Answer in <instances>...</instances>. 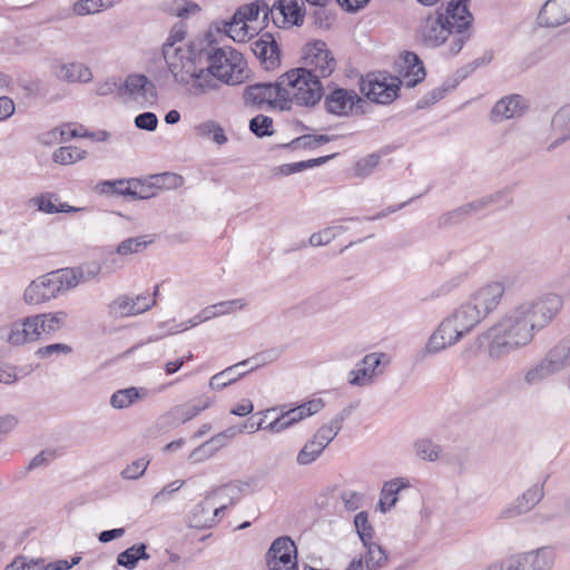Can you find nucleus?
<instances>
[{"mask_svg":"<svg viewBox=\"0 0 570 570\" xmlns=\"http://www.w3.org/2000/svg\"><path fill=\"white\" fill-rule=\"evenodd\" d=\"M204 61L207 66L199 68L198 71H244L246 68L243 53L228 46L215 47L208 43L199 49L198 62Z\"/></svg>","mask_w":570,"mask_h":570,"instance_id":"nucleus-8","label":"nucleus"},{"mask_svg":"<svg viewBox=\"0 0 570 570\" xmlns=\"http://www.w3.org/2000/svg\"><path fill=\"white\" fill-rule=\"evenodd\" d=\"M135 125L139 129L154 131L158 126V118L154 112L145 111L135 117Z\"/></svg>","mask_w":570,"mask_h":570,"instance_id":"nucleus-61","label":"nucleus"},{"mask_svg":"<svg viewBox=\"0 0 570 570\" xmlns=\"http://www.w3.org/2000/svg\"><path fill=\"white\" fill-rule=\"evenodd\" d=\"M272 126L273 119L265 115H257L249 121L250 131L261 138L273 134Z\"/></svg>","mask_w":570,"mask_h":570,"instance_id":"nucleus-52","label":"nucleus"},{"mask_svg":"<svg viewBox=\"0 0 570 570\" xmlns=\"http://www.w3.org/2000/svg\"><path fill=\"white\" fill-rule=\"evenodd\" d=\"M390 362L385 353H368L357 364L356 368L348 374V383L355 386H366L374 382V379L383 373L380 367Z\"/></svg>","mask_w":570,"mask_h":570,"instance_id":"nucleus-17","label":"nucleus"},{"mask_svg":"<svg viewBox=\"0 0 570 570\" xmlns=\"http://www.w3.org/2000/svg\"><path fill=\"white\" fill-rule=\"evenodd\" d=\"M340 228L341 227H327L318 233H313L309 237V244L312 246L327 245L336 237Z\"/></svg>","mask_w":570,"mask_h":570,"instance_id":"nucleus-60","label":"nucleus"},{"mask_svg":"<svg viewBox=\"0 0 570 570\" xmlns=\"http://www.w3.org/2000/svg\"><path fill=\"white\" fill-rule=\"evenodd\" d=\"M79 273L70 267L49 272L33 279L23 292V301L28 305L49 302L76 288L79 285Z\"/></svg>","mask_w":570,"mask_h":570,"instance_id":"nucleus-3","label":"nucleus"},{"mask_svg":"<svg viewBox=\"0 0 570 570\" xmlns=\"http://www.w3.org/2000/svg\"><path fill=\"white\" fill-rule=\"evenodd\" d=\"M147 546L134 544L117 556V563L126 569H134L139 560H148Z\"/></svg>","mask_w":570,"mask_h":570,"instance_id":"nucleus-39","label":"nucleus"},{"mask_svg":"<svg viewBox=\"0 0 570 570\" xmlns=\"http://www.w3.org/2000/svg\"><path fill=\"white\" fill-rule=\"evenodd\" d=\"M249 363H250V360H244V361L238 362L237 364H234L232 366H228L224 371L213 375L209 380V386L213 390L220 391V390L225 389L226 386L233 384L234 382H236L238 379L243 377L246 374V372H239V373L235 374L234 373L235 370L238 367L245 366Z\"/></svg>","mask_w":570,"mask_h":570,"instance_id":"nucleus-37","label":"nucleus"},{"mask_svg":"<svg viewBox=\"0 0 570 570\" xmlns=\"http://www.w3.org/2000/svg\"><path fill=\"white\" fill-rule=\"evenodd\" d=\"M195 134L200 138H210L215 144L222 146L228 141L224 128L215 120H206L194 127Z\"/></svg>","mask_w":570,"mask_h":570,"instance_id":"nucleus-38","label":"nucleus"},{"mask_svg":"<svg viewBox=\"0 0 570 570\" xmlns=\"http://www.w3.org/2000/svg\"><path fill=\"white\" fill-rule=\"evenodd\" d=\"M400 58L403 62V68H405L406 71H425L424 65L416 53L405 51Z\"/></svg>","mask_w":570,"mask_h":570,"instance_id":"nucleus-64","label":"nucleus"},{"mask_svg":"<svg viewBox=\"0 0 570 570\" xmlns=\"http://www.w3.org/2000/svg\"><path fill=\"white\" fill-rule=\"evenodd\" d=\"M528 570H552L556 562V550L544 546L531 551L522 552Z\"/></svg>","mask_w":570,"mask_h":570,"instance_id":"nucleus-27","label":"nucleus"},{"mask_svg":"<svg viewBox=\"0 0 570 570\" xmlns=\"http://www.w3.org/2000/svg\"><path fill=\"white\" fill-rule=\"evenodd\" d=\"M277 11L283 17V22L302 26L304 23L305 8L303 0H277L271 9V14Z\"/></svg>","mask_w":570,"mask_h":570,"instance_id":"nucleus-26","label":"nucleus"},{"mask_svg":"<svg viewBox=\"0 0 570 570\" xmlns=\"http://www.w3.org/2000/svg\"><path fill=\"white\" fill-rule=\"evenodd\" d=\"M213 397L203 395L171 407L163 419L171 425H179L196 417L213 404Z\"/></svg>","mask_w":570,"mask_h":570,"instance_id":"nucleus-20","label":"nucleus"},{"mask_svg":"<svg viewBox=\"0 0 570 570\" xmlns=\"http://www.w3.org/2000/svg\"><path fill=\"white\" fill-rule=\"evenodd\" d=\"M468 0H451L444 11L440 9L426 16L419 28L420 41L435 48L450 39V55H456L469 38L466 29L472 22Z\"/></svg>","mask_w":570,"mask_h":570,"instance_id":"nucleus-2","label":"nucleus"},{"mask_svg":"<svg viewBox=\"0 0 570 570\" xmlns=\"http://www.w3.org/2000/svg\"><path fill=\"white\" fill-rule=\"evenodd\" d=\"M465 77L456 78V77H450L448 78L442 86L434 88L433 90L429 91L424 96H422L416 101V109H425L438 101H440L442 98H444L450 91L454 90L459 83L464 79Z\"/></svg>","mask_w":570,"mask_h":570,"instance_id":"nucleus-33","label":"nucleus"},{"mask_svg":"<svg viewBox=\"0 0 570 570\" xmlns=\"http://www.w3.org/2000/svg\"><path fill=\"white\" fill-rule=\"evenodd\" d=\"M324 107L328 114L338 117L361 116L370 110V104L354 90L336 88L324 98Z\"/></svg>","mask_w":570,"mask_h":570,"instance_id":"nucleus-12","label":"nucleus"},{"mask_svg":"<svg viewBox=\"0 0 570 570\" xmlns=\"http://www.w3.org/2000/svg\"><path fill=\"white\" fill-rule=\"evenodd\" d=\"M282 100L293 101L298 106H314L323 96V86L316 73H282Z\"/></svg>","mask_w":570,"mask_h":570,"instance_id":"nucleus-7","label":"nucleus"},{"mask_svg":"<svg viewBox=\"0 0 570 570\" xmlns=\"http://www.w3.org/2000/svg\"><path fill=\"white\" fill-rule=\"evenodd\" d=\"M413 449L417 458L430 462L436 461L442 453V448L428 438L417 439Z\"/></svg>","mask_w":570,"mask_h":570,"instance_id":"nucleus-41","label":"nucleus"},{"mask_svg":"<svg viewBox=\"0 0 570 570\" xmlns=\"http://www.w3.org/2000/svg\"><path fill=\"white\" fill-rule=\"evenodd\" d=\"M239 429H234L233 426H230L225 431L212 436L209 440L206 441V443L209 446L208 454L214 455L219 449L224 448L228 441H230L237 434H239Z\"/></svg>","mask_w":570,"mask_h":570,"instance_id":"nucleus-49","label":"nucleus"},{"mask_svg":"<svg viewBox=\"0 0 570 570\" xmlns=\"http://www.w3.org/2000/svg\"><path fill=\"white\" fill-rule=\"evenodd\" d=\"M410 487V482L404 478H395L384 483L379 507L382 512L391 510L397 502V494L401 490Z\"/></svg>","mask_w":570,"mask_h":570,"instance_id":"nucleus-30","label":"nucleus"},{"mask_svg":"<svg viewBox=\"0 0 570 570\" xmlns=\"http://www.w3.org/2000/svg\"><path fill=\"white\" fill-rule=\"evenodd\" d=\"M245 306L246 301L244 298H236L213 304V308L215 309L217 317L227 315L236 309H242Z\"/></svg>","mask_w":570,"mask_h":570,"instance_id":"nucleus-59","label":"nucleus"},{"mask_svg":"<svg viewBox=\"0 0 570 570\" xmlns=\"http://www.w3.org/2000/svg\"><path fill=\"white\" fill-rule=\"evenodd\" d=\"M119 98L140 106L154 105L157 101V89L145 73H129L119 88Z\"/></svg>","mask_w":570,"mask_h":570,"instance_id":"nucleus-14","label":"nucleus"},{"mask_svg":"<svg viewBox=\"0 0 570 570\" xmlns=\"http://www.w3.org/2000/svg\"><path fill=\"white\" fill-rule=\"evenodd\" d=\"M380 156L376 154L367 155L360 159L354 167V175L356 177H366L372 174L373 169L379 165Z\"/></svg>","mask_w":570,"mask_h":570,"instance_id":"nucleus-54","label":"nucleus"},{"mask_svg":"<svg viewBox=\"0 0 570 570\" xmlns=\"http://www.w3.org/2000/svg\"><path fill=\"white\" fill-rule=\"evenodd\" d=\"M145 395V389H137L131 386L124 390H118L111 395L110 405L118 410L126 409Z\"/></svg>","mask_w":570,"mask_h":570,"instance_id":"nucleus-40","label":"nucleus"},{"mask_svg":"<svg viewBox=\"0 0 570 570\" xmlns=\"http://www.w3.org/2000/svg\"><path fill=\"white\" fill-rule=\"evenodd\" d=\"M266 563L269 570H298L295 542L286 535L275 539L266 553Z\"/></svg>","mask_w":570,"mask_h":570,"instance_id":"nucleus-15","label":"nucleus"},{"mask_svg":"<svg viewBox=\"0 0 570 570\" xmlns=\"http://www.w3.org/2000/svg\"><path fill=\"white\" fill-rule=\"evenodd\" d=\"M156 196V185H145L138 179H132V187L130 193L131 199H149Z\"/></svg>","mask_w":570,"mask_h":570,"instance_id":"nucleus-57","label":"nucleus"},{"mask_svg":"<svg viewBox=\"0 0 570 570\" xmlns=\"http://www.w3.org/2000/svg\"><path fill=\"white\" fill-rule=\"evenodd\" d=\"M302 60L304 66L292 68L288 71H334L336 60L324 41L316 40L303 48Z\"/></svg>","mask_w":570,"mask_h":570,"instance_id":"nucleus-16","label":"nucleus"},{"mask_svg":"<svg viewBox=\"0 0 570 570\" xmlns=\"http://www.w3.org/2000/svg\"><path fill=\"white\" fill-rule=\"evenodd\" d=\"M450 317L464 334L484 320L470 301L462 304Z\"/></svg>","mask_w":570,"mask_h":570,"instance_id":"nucleus-29","label":"nucleus"},{"mask_svg":"<svg viewBox=\"0 0 570 570\" xmlns=\"http://www.w3.org/2000/svg\"><path fill=\"white\" fill-rule=\"evenodd\" d=\"M438 330L441 335L444 336V341L449 346L454 345L464 336V333H461L459 326L451 317L443 320L438 326Z\"/></svg>","mask_w":570,"mask_h":570,"instance_id":"nucleus-47","label":"nucleus"},{"mask_svg":"<svg viewBox=\"0 0 570 570\" xmlns=\"http://www.w3.org/2000/svg\"><path fill=\"white\" fill-rule=\"evenodd\" d=\"M285 78L282 75L275 83L261 82L248 86L244 92V99L246 104L253 105H272L276 99L282 100L283 95V82Z\"/></svg>","mask_w":570,"mask_h":570,"instance_id":"nucleus-22","label":"nucleus"},{"mask_svg":"<svg viewBox=\"0 0 570 570\" xmlns=\"http://www.w3.org/2000/svg\"><path fill=\"white\" fill-rule=\"evenodd\" d=\"M570 20V0H548L538 14L540 26L559 27Z\"/></svg>","mask_w":570,"mask_h":570,"instance_id":"nucleus-23","label":"nucleus"},{"mask_svg":"<svg viewBox=\"0 0 570 570\" xmlns=\"http://www.w3.org/2000/svg\"><path fill=\"white\" fill-rule=\"evenodd\" d=\"M558 373L570 367V344L563 336L544 354Z\"/></svg>","mask_w":570,"mask_h":570,"instance_id":"nucleus-31","label":"nucleus"},{"mask_svg":"<svg viewBox=\"0 0 570 570\" xmlns=\"http://www.w3.org/2000/svg\"><path fill=\"white\" fill-rule=\"evenodd\" d=\"M86 156V150H80L72 146H65L53 151L52 159L55 163L60 165H70L78 160L85 159Z\"/></svg>","mask_w":570,"mask_h":570,"instance_id":"nucleus-43","label":"nucleus"},{"mask_svg":"<svg viewBox=\"0 0 570 570\" xmlns=\"http://www.w3.org/2000/svg\"><path fill=\"white\" fill-rule=\"evenodd\" d=\"M153 240H147L145 236L129 237L120 242L116 248V253L120 256L138 254L142 252Z\"/></svg>","mask_w":570,"mask_h":570,"instance_id":"nucleus-44","label":"nucleus"},{"mask_svg":"<svg viewBox=\"0 0 570 570\" xmlns=\"http://www.w3.org/2000/svg\"><path fill=\"white\" fill-rule=\"evenodd\" d=\"M99 187L102 193L129 197L132 187V179L105 180L99 184Z\"/></svg>","mask_w":570,"mask_h":570,"instance_id":"nucleus-50","label":"nucleus"},{"mask_svg":"<svg viewBox=\"0 0 570 570\" xmlns=\"http://www.w3.org/2000/svg\"><path fill=\"white\" fill-rule=\"evenodd\" d=\"M562 309V299L547 293L518 303L493 324L484 336L488 356L498 361L530 345L537 333L547 327Z\"/></svg>","mask_w":570,"mask_h":570,"instance_id":"nucleus-1","label":"nucleus"},{"mask_svg":"<svg viewBox=\"0 0 570 570\" xmlns=\"http://www.w3.org/2000/svg\"><path fill=\"white\" fill-rule=\"evenodd\" d=\"M198 51L196 45L173 46V42H165L163 56L168 66V71H190L195 69L198 62Z\"/></svg>","mask_w":570,"mask_h":570,"instance_id":"nucleus-18","label":"nucleus"},{"mask_svg":"<svg viewBox=\"0 0 570 570\" xmlns=\"http://www.w3.org/2000/svg\"><path fill=\"white\" fill-rule=\"evenodd\" d=\"M365 552L360 558H362V567L366 570H379L382 569L389 558L386 551L377 543L371 542L367 546H364Z\"/></svg>","mask_w":570,"mask_h":570,"instance_id":"nucleus-36","label":"nucleus"},{"mask_svg":"<svg viewBox=\"0 0 570 570\" xmlns=\"http://www.w3.org/2000/svg\"><path fill=\"white\" fill-rule=\"evenodd\" d=\"M354 409V405H348L342 409L327 423L318 428L312 438L308 439L298 451L296 455V463L298 465H309L314 463L337 436L343 428L344 421L351 415Z\"/></svg>","mask_w":570,"mask_h":570,"instance_id":"nucleus-4","label":"nucleus"},{"mask_svg":"<svg viewBox=\"0 0 570 570\" xmlns=\"http://www.w3.org/2000/svg\"><path fill=\"white\" fill-rule=\"evenodd\" d=\"M552 287L559 291L560 297H570V265H563L552 279ZM563 301V298H561Z\"/></svg>","mask_w":570,"mask_h":570,"instance_id":"nucleus-51","label":"nucleus"},{"mask_svg":"<svg viewBox=\"0 0 570 570\" xmlns=\"http://www.w3.org/2000/svg\"><path fill=\"white\" fill-rule=\"evenodd\" d=\"M262 9L264 18H267L271 9L265 3L261 6L258 2H253L238 8L230 21L226 23V33L234 41L238 42H245L247 39H250L256 33V28L249 26V22L258 19Z\"/></svg>","mask_w":570,"mask_h":570,"instance_id":"nucleus-13","label":"nucleus"},{"mask_svg":"<svg viewBox=\"0 0 570 570\" xmlns=\"http://www.w3.org/2000/svg\"><path fill=\"white\" fill-rule=\"evenodd\" d=\"M551 126L556 132L560 134L550 146L549 149H552L570 139V104L561 107L553 116L551 120Z\"/></svg>","mask_w":570,"mask_h":570,"instance_id":"nucleus-34","label":"nucleus"},{"mask_svg":"<svg viewBox=\"0 0 570 570\" xmlns=\"http://www.w3.org/2000/svg\"><path fill=\"white\" fill-rule=\"evenodd\" d=\"M512 203L510 194L507 190H501L492 195L475 199L464 204L453 210L441 215L438 219V226L441 228H449L469 218L472 214L479 213L491 205L498 208H504Z\"/></svg>","mask_w":570,"mask_h":570,"instance_id":"nucleus-10","label":"nucleus"},{"mask_svg":"<svg viewBox=\"0 0 570 570\" xmlns=\"http://www.w3.org/2000/svg\"><path fill=\"white\" fill-rule=\"evenodd\" d=\"M121 86V79H117L115 76L107 77L105 80L97 81L96 83V95L98 96H108L111 94H116L119 97V88Z\"/></svg>","mask_w":570,"mask_h":570,"instance_id":"nucleus-56","label":"nucleus"},{"mask_svg":"<svg viewBox=\"0 0 570 570\" xmlns=\"http://www.w3.org/2000/svg\"><path fill=\"white\" fill-rule=\"evenodd\" d=\"M11 345H22L28 342H35L30 330L24 325V318L20 323H14L7 338Z\"/></svg>","mask_w":570,"mask_h":570,"instance_id":"nucleus-48","label":"nucleus"},{"mask_svg":"<svg viewBox=\"0 0 570 570\" xmlns=\"http://www.w3.org/2000/svg\"><path fill=\"white\" fill-rule=\"evenodd\" d=\"M156 187L178 188L183 184V177L174 173H164L154 177Z\"/></svg>","mask_w":570,"mask_h":570,"instance_id":"nucleus-62","label":"nucleus"},{"mask_svg":"<svg viewBox=\"0 0 570 570\" xmlns=\"http://www.w3.org/2000/svg\"><path fill=\"white\" fill-rule=\"evenodd\" d=\"M253 52L264 63L266 71L279 67V49L269 33L263 35L253 43Z\"/></svg>","mask_w":570,"mask_h":570,"instance_id":"nucleus-24","label":"nucleus"},{"mask_svg":"<svg viewBox=\"0 0 570 570\" xmlns=\"http://www.w3.org/2000/svg\"><path fill=\"white\" fill-rule=\"evenodd\" d=\"M148 464L149 461L145 460L144 458L138 459L131 462L129 465H127L126 469L121 471V476L127 480H136L144 475Z\"/></svg>","mask_w":570,"mask_h":570,"instance_id":"nucleus-58","label":"nucleus"},{"mask_svg":"<svg viewBox=\"0 0 570 570\" xmlns=\"http://www.w3.org/2000/svg\"><path fill=\"white\" fill-rule=\"evenodd\" d=\"M504 291L505 288L502 283L492 282L478 289L471 296L470 302L483 318H485L497 309L504 295Z\"/></svg>","mask_w":570,"mask_h":570,"instance_id":"nucleus-19","label":"nucleus"},{"mask_svg":"<svg viewBox=\"0 0 570 570\" xmlns=\"http://www.w3.org/2000/svg\"><path fill=\"white\" fill-rule=\"evenodd\" d=\"M200 10L199 6L188 0H176L169 7V12L179 18H188Z\"/></svg>","mask_w":570,"mask_h":570,"instance_id":"nucleus-53","label":"nucleus"},{"mask_svg":"<svg viewBox=\"0 0 570 570\" xmlns=\"http://www.w3.org/2000/svg\"><path fill=\"white\" fill-rule=\"evenodd\" d=\"M240 489L233 484L224 485L210 494H208L204 501L197 503L189 514V524L195 529H207L212 528L218 522V515L226 509V504L216 505L213 502V497L219 493H225L230 498V502L238 499Z\"/></svg>","mask_w":570,"mask_h":570,"instance_id":"nucleus-9","label":"nucleus"},{"mask_svg":"<svg viewBox=\"0 0 570 570\" xmlns=\"http://www.w3.org/2000/svg\"><path fill=\"white\" fill-rule=\"evenodd\" d=\"M120 0H78L73 4V11L78 16H86L99 12L101 9L114 7Z\"/></svg>","mask_w":570,"mask_h":570,"instance_id":"nucleus-42","label":"nucleus"},{"mask_svg":"<svg viewBox=\"0 0 570 570\" xmlns=\"http://www.w3.org/2000/svg\"><path fill=\"white\" fill-rule=\"evenodd\" d=\"M360 91L371 102L389 105L397 97L402 86L401 78L390 76L380 80L375 73H361Z\"/></svg>","mask_w":570,"mask_h":570,"instance_id":"nucleus-11","label":"nucleus"},{"mask_svg":"<svg viewBox=\"0 0 570 570\" xmlns=\"http://www.w3.org/2000/svg\"><path fill=\"white\" fill-rule=\"evenodd\" d=\"M181 94L199 97L220 88V85L237 86L248 79L247 73H171Z\"/></svg>","mask_w":570,"mask_h":570,"instance_id":"nucleus-5","label":"nucleus"},{"mask_svg":"<svg viewBox=\"0 0 570 570\" xmlns=\"http://www.w3.org/2000/svg\"><path fill=\"white\" fill-rule=\"evenodd\" d=\"M544 497V483L533 484L500 513L502 519L522 515L533 509Z\"/></svg>","mask_w":570,"mask_h":570,"instance_id":"nucleus-21","label":"nucleus"},{"mask_svg":"<svg viewBox=\"0 0 570 570\" xmlns=\"http://www.w3.org/2000/svg\"><path fill=\"white\" fill-rule=\"evenodd\" d=\"M558 374L550 361L544 355L538 362L530 365L523 375V382L528 386H537L552 375Z\"/></svg>","mask_w":570,"mask_h":570,"instance_id":"nucleus-28","label":"nucleus"},{"mask_svg":"<svg viewBox=\"0 0 570 570\" xmlns=\"http://www.w3.org/2000/svg\"><path fill=\"white\" fill-rule=\"evenodd\" d=\"M72 352V348L70 345L68 344H63V343H53V344H49L47 346H42L40 348H38V351L36 352V355L39 356V357H50L51 355L53 354H70Z\"/></svg>","mask_w":570,"mask_h":570,"instance_id":"nucleus-63","label":"nucleus"},{"mask_svg":"<svg viewBox=\"0 0 570 570\" xmlns=\"http://www.w3.org/2000/svg\"><path fill=\"white\" fill-rule=\"evenodd\" d=\"M137 303L129 295H120L108 305V314L115 318L130 317L144 313V308L135 307Z\"/></svg>","mask_w":570,"mask_h":570,"instance_id":"nucleus-35","label":"nucleus"},{"mask_svg":"<svg viewBox=\"0 0 570 570\" xmlns=\"http://www.w3.org/2000/svg\"><path fill=\"white\" fill-rule=\"evenodd\" d=\"M354 527L363 546L373 542L374 529L368 521L367 512L361 511L354 517Z\"/></svg>","mask_w":570,"mask_h":570,"instance_id":"nucleus-45","label":"nucleus"},{"mask_svg":"<svg viewBox=\"0 0 570 570\" xmlns=\"http://www.w3.org/2000/svg\"><path fill=\"white\" fill-rule=\"evenodd\" d=\"M91 80L92 73H55V78L51 81L42 82L31 73H22L14 83V87L16 91L21 90L27 97L47 95L60 97L65 96L68 91L65 85L87 83Z\"/></svg>","mask_w":570,"mask_h":570,"instance_id":"nucleus-6","label":"nucleus"},{"mask_svg":"<svg viewBox=\"0 0 570 570\" xmlns=\"http://www.w3.org/2000/svg\"><path fill=\"white\" fill-rule=\"evenodd\" d=\"M3 570H41V558L29 559L17 556Z\"/></svg>","mask_w":570,"mask_h":570,"instance_id":"nucleus-55","label":"nucleus"},{"mask_svg":"<svg viewBox=\"0 0 570 570\" xmlns=\"http://www.w3.org/2000/svg\"><path fill=\"white\" fill-rule=\"evenodd\" d=\"M45 325V334L52 335L58 332L63 325L68 317L67 312L58 311L41 314Z\"/></svg>","mask_w":570,"mask_h":570,"instance_id":"nucleus-46","label":"nucleus"},{"mask_svg":"<svg viewBox=\"0 0 570 570\" xmlns=\"http://www.w3.org/2000/svg\"><path fill=\"white\" fill-rule=\"evenodd\" d=\"M524 109L523 98L511 95L499 100L491 110V120L499 122L504 119L519 117Z\"/></svg>","mask_w":570,"mask_h":570,"instance_id":"nucleus-25","label":"nucleus"},{"mask_svg":"<svg viewBox=\"0 0 570 570\" xmlns=\"http://www.w3.org/2000/svg\"><path fill=\"white\" fill-rule=\"evenodd\" d=\"M285 407L286 406L283 405L281 407V412L291 428L297 422L317 413L323 407V401L321 399L311 400L289 410H285Z\"/></svg>","mask_w":570,"mask_h":570,"instance_id":"nucleus-32","label":"nucleus"}]
</instances>
